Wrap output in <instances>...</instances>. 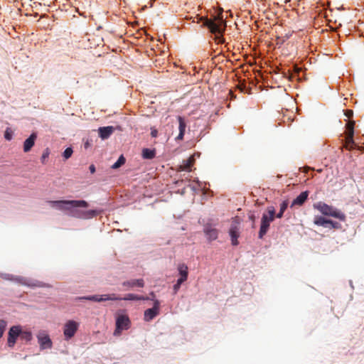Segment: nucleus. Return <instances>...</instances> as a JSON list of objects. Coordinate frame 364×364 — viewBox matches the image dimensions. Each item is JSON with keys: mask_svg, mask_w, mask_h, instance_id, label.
<instances>
[{"mask_svg": "<svg viewBox=\"0 0 364 364\" xmlns=\"http://www.w3.org/2000/svg\"><path fill=\"white\" fill-rule=\"evenodd\" d=\"M331 220H328L322 216H316L314 218V224L318 226L328 227Z\"/></svg>", "mask_w": 364, "mask_h": 364, "instance_id": "obj_22", "label": "nucleus"}, {"mask_svg": "<svg viewBox=\"0 0 364 364\" xmlns=\"http://www.w3.org/2000/svg\"><path fill=\"white\" fill-rule=\"evenodd\" d=\"M76 300H88L96 302L105 301H117V300H129V301H141L148 300V297L139 296L134 294H128L124 297L121 298L114 294H103V295H92L87 296H79L75 299Z\"/></svg>", "mask_w": 364, "mask_h": 364, "instance_id": "obj_2", "label": "nucleus"}, {"mask_svg": "<svg viewBox=\"0 0 364 364\" xmlns=\"http://www.w3.org/2000/svg\"><path fill=\"white\" fill-rule=\"evenodd\" d=\"M20 337L22 340L30 341L32 339V334L30 331H22L20 334Z\"/></svg>", "mask_w": 364, "mask_h": 364, "instance_id": "obj_26", "label": "nucleus"}, {"mask_svg": "<svg viewBox=\"0 0 364 364\" xmlns=\"http://www.w3.org/2000/svg\"><path fill=\"white\" fill-rule=\"evenodd\" d=\"M178 121L179 134L177 136V137L176 138V140H182L184 136L186 124L184 119L181 116L178 117Z\"/></svg>", "mask_w": 364, "mask_h": 364, "instance_id": "obj_18", "label": "nucleus"}, {"mask_svg": "<svg viewBox=\"0 0 364 364\" xmlns=\"http://www.w3.org/2000/svg\"><path fill=\"white\" fill-rule=\"evenodd\" d=\"M314 208L319 210L324 215L331 216L341 221L346 220V217L343 212L323 202H318L314 204Z\"/></svg>", "mask_w": 364, "mask_h": 364, "instance_id": "obj_4", "label": "nucleus"}, {"mask_svg": "<svg viewBox=\"0 0 364 364\" xmlns=\"http://www.w3.org/2000/svg\"><path fill=\"white\" fill-rule=\"evenodd\" d=\"M38 340L41 349L50 348L52 347V341L48 335L40 333L38 335Z\"/></svg>", "mask_w": 364, "mask_h": 364, "instance_id": "obj_13", "label": "nucleus"}, {"mask_svg": "<svg viewBox=\"0 0 364 364\" xmlns=\"http://www.w3.org/2000/svg\"><path fill=\"white\" fill-rule=\"evenodd\" d=\"M223 9H220V14L213 20L207 18H202L203 25L208 28L210 31L215 35H222L225 30V23L222 15Z\"/></svg>", "mask_w": 364, "mask_h": 364, "instance_id": "obj_3", "label": "nucleus"}, {"mask_svg": "<svg viewBox=\"0 0 364 364\" xmlns=\"http://www.w3.org/2000/svg\"><path fill=\"white\" fill-rule=\"evenodd\" d=\"M7 326V322L4 319H0V338L3 336Z\"/></svg>", "mask_w": 364, "mask_h": 364, "instance_id": "obj_29", "label": "nucleus"}, {"mask_svg": "<svg viewBox=\"0 0 364 364\" xmlns=\"http://www.w3.org/2000/svg\"><path fill=\"white\" fill-rule=\"evenodd\" d=\"M291 34H286L284 36H278L276 39V44L281 46L286 40L290 37Z\"/></svg>", "mask_w": 364, "mask_h": 364, "instance_id": "obj_27", "label": "nucleus"}, {"mask_svg": "<svg viewBox=\"0 0 364 364\" xmlns=\"http://www.w3.org/2000/svg\"><path fill=\"white\" fill-rule=\"evenodd\" d=\"M114 129L112 126L100 127L98 129L99 136L102 139H106L113 133Z\"/></svg>", "mask_w": 364, "mask_h": 364, "instance_id": "obj_16", "label": "nucleus"}, {"mask_svg": "<svg viewBox=\"0 0 364 364\" xmlns=\"http://www.w3.org/2000/svg\"><path fill=\"white\" fill-rule=\"evenodd\" d=\"M37 138L36 133H32L30 136L26 139L23 143V151L24 152H28L35 144V141Z\"/></svg>", "mask_w": 364, "mask_h": 364, "instance_id": "obj_15", "label": "nucleus"}, {"mask_svg": "<svg viewBox=\"0 0 364 364\" xmlns=\"http://www.w3.org/2000/svg\"><path fill=\"white\" fill-rule=\"evenodd\" d=\"M355 146V142L353 140V137H352V141H348V135H346V143H345V147L347 149H353Z\"/></svg>", "mask_w": 364, "mask_h": 364, "instance_id": "obj_28", "label": "nucleus"}, {"mask_svg": "<svg viewBox=\"0 0 364 364\" xmlns=\"http://www.w3.org/2000/svg\"><path fill=\"white\" fill-rule=\"evenodd\" d=\"M90 171L91 173H94L95 172V166L93 164H91L89 167Z\"/></svg>", "mask_w": 364, "mask_h": 364, "instance_id": "obj_39", "label": "nucleus"}, {"mask_svg": "<svg viewBox=\"0 0 364 364\" xmlns=\"http://www.w3.org/2000/svg\"><path fill=\"white\" fill-rule=\"evenodd\" d=\"M328 226L331 228H334V229H338L341 228V224L337 223V222H334L333 220H331L330 221V224L328 225Z\"/></svg>", "mask_w": 364, "mask_h": 364, "instance_id": "obj_33", "label": "nucleus"}, {"mask_svg": "<svg viewBox=\"0 0 364 364\" xmlns=\"http://www.w3.org/2000/svg\"><path fill=\"white\" fill-rule=\"evenodd\" d=\"M48 203L53 208L64 211L65 213H66L67 209H69L68 205L71 204L69 200H49Z\"/></svg>", "mask_w": 364, "mask_h": 364, "instance_id": "obj_10", "label": "nucleus"}, {"mask_svg": "<svg viewBox=\"0 0 364 364\" xmlns=\"http://www.w3.org/2000/svg\"><path fill=\"white\" fill-rule=\"evenodd\" d=\"M73 153V149L71 147H68L64 151L63 156L64 159L65 160H67L72 156Z\"/></svg>", "mask_w": 364, "mask_h": 364, "instance_id": "obj_31", "label": "nucleus"}, {"mask_svg": "<svg viewBox=\"0 0 364 364\" xmlns=\"http://www.w3.org/2000/svg\"><path fill=\"white\" fill-rule=\"evenodd\" d=\"M156 156L155 149L145 148L142 150V157L145 159H152Z\"/></svg>", "mask_w": 364, "mask_h": 364, "instance_id": "obj_24", "label": "nucleus"}, {"mask_svg": "<svg viewBox=\"0 0 364 364\" xmlns=\"http://www.w3.org/2000/svg\"><path fill=\"white\" fill-rule=\"evenodd\" d=\"M204 233L210 241L215 240L218 238V230L210 225H206L204 228Z\"/></svg>", "mask_w": 364, "mask_h": 364, "instance_id": "obj_14", "label": "nucleus"}, {"mask_svg": "<svg viewBox=\"0 0 364 364\" xmlns=\"http://www.w3.org/2000/svg\"><path fill=\"white\" fill-rule=\"evenodd\" d=\"M122 286L127 288H133L134 287H144V281L142 279H131L122 282Z\"/></svg>", "mask_w": 364, "mask_h": 364, "instance_id": "obj_17", "label": "nucleus"}, {"mask_svg": "<svg viewBox=\"0 0 364 364\" xmlns=\"http://www.w3.org/2000/svg\"><path fill=\"white\" fill-rule=\"evenodd\" d=\"M230 94H231V95H232V97H234V96H233V94H232V91H230Z\"/></svg>", "mask_w": 364, "mask_h": 364, "instance_id": "obj_42", "label": "nucleus"}, {"mask_svg": "<svg viewBox=\"0 0 364 364\" xmlns=\"http://www.w3.org/2000/svg\"><path fill=\"white\" fill-rule=\"evenodd\" d=\"M188 267L185 264H179L178 266V271L180 274V278H178V280H181L182 282H186L188 279Z\"/></svg>", "mask_w": 364, "mask_h": 364, "instance_id": "obj_20", "label": "nucleus"}, {"mask_svg": "<svg viewBox=\"0 0 364 364\" xmlns=\"http://www.w3.org/2000/svg\"><path fill=\"white\" fill-rule=\"evenodd\" d=\"M125 163V158L122 155L118 160L112 166V168L116 169L119 168Z\"/></svg>", "mask_w": 364, "mask_h": 364, "instance_id": "obj_25", "label": "nucleus"}, {"mask_svg": "<svg viewBox=\"0 0 364 364\" xmlns=\"http://www.w3.org/2000/svg\"><path fill=\"white\" fill-rule=\"evenodd\" d=\"M79 327V323L75 321L70 320L64 326L63 333L66 340L73 338Z\"/></svg>", "mask_w": 364, "mask_h": 364, "instance_id": "obj_7", "label": "nucleus"}, {"mask_svg": "<svg viewBox=\"0 0 364 364\" xmlns=\"http://www.w3.org/2000/svg\"><path fill=\"white\" fill-rule=\"evenodd\" d=\"M16 280L18 282H19L20 283H21L22 284H24V285H27L28 287H50V286L47 284H45L42 282H39V281H31L29 279H27L26 278H23V277H19L18 279H16Z\"/></svg>", "mask_w": 364, "mask_h": 364, "instance_id": "obj_12", "label": "nucleus"}, {"mask_svg": "<svg viewBox=\"0 0 364 364\" xmlns=\"http://www.w3.org/2000/svg\"><path fill=\"white\" fill-rule=\"evenodd\" d=\"M21 333V328L20 326H14L10 328L9 333H8V341L7 343L8 346L10 348H12L14 346L16 339L18 336H20V334Z\"/></svg>", "mask_w": 364, "mask_h": 364, "instance_id": "obj_8", "label": "nucleus"}, {"mask_svg": "<svg viewBox=\"0 0 364 364\" xmlns=\"http://www.w3.org/2000/svg\"><path fill=\"white\" fill-rule=\"evenodd\" d=\"M345 115L350 119L353 117V112L351 109H346L345 112Z\"/></svg>", "mask_w": 364, "mask_h": 364, "instance_id": "obj_35", "label": "nucleus"}, {"mask_svg": "<svg viewBox=\"0 0 364 364\" xmlns=\"http://www.w3.org/2000/svg\"><path fill=\"white\" fill-rule=\"evenodd\" d=\"M13 134H14V132L12 131V129L11 128L8 127V128H6V129L4 132V138L8 141H11L12 139Z\"/></svg>", "mask_w": 364, "mask_h": 364, "instance_id": "obj_30", "label": "nucleus"}, {"mask_svg": "<svg viewBox=\"0 0 364 364\" xmlns=\"http://www.w3.org/2000/svg\"><path fill=\"white\" fill-rule=\"evenodd\" d=\"M283 214H284V212H281V210H279V212L277 214L276 217L278 218H282Z\"/></svg>", "mask_w": 364, "mask_h": 364, "instance_id": "obj_40", "label": "nucleus"}, {"mask_svg": "<svg viewBox=\"0 0 364 364\" xmlns=\"http://www.w3.org/2000/svg\"><path fill=\"white\" fill-rule=\"evenodd\" d=\"M131 326V321L127 314H119L116 318V328L114 331V336L121 335L122 331L127 330Z\"/></svg>", "mask_w": 364, "mask_h": 364, "instance_id": "obj_6", "label": "nucleus"}, {"mask_svg": "<svg viewBox=\"0 0 364 364\" xmlns=\"http://www.w3.org/2000/svg\"><path fill=\"white\" fill-rule=\"evenodd\" d=\"M354 121H348L346 125L347 132L346 135H348V141H352V137L354 136Z\"/></svg>", "mask_w": 364, "mask_h": 364, "instance_id": "obj_23", "label": "nucleus"}, {"mask_svg": "<svg viewBox=\"0 0 364 364\" xmlns=\"http://www.w3.org/2000/svg\"><path fill=\"white\" fill-rule=\"evenodd\" d=\"M161 303L159 300H154V306L144 311V319L146 321H150L159 314Z\"/></svg>", "mask_w": 364, "mask_h": 364, "instance_id": "obj_9", "label": "nucleus"}, {"mask_svg": "<svg viewBox=\"0 0 364 364\" xmlns=\"http://www.w3.org/2000/svg\"><path fill=\"white\" fill-rule=\"evenodd\" d=\"M309 196L308 191H304L301 193L291 203V207L294 205H302L304 202L307 200Z\"/></svg>", "mask_w": 364, "mask_h": 364, "instance_id": "obj_19", "label": "nucleus"}, {"mask_svg": "<svg viewBox=\"0 0 364 364\" xmlns=\"http://www.w3.org/2000/svg\"><path fill=\"white\" fill-rule=\"evenodd\" d=\"M49 152L48 150H46L41 156V161L42 163H44L45 160L48 157Z\"/></svg>", "mask_w": 364, "mask_h": 364, "instance_id": "obj_36", "label": "nucleus"}, {"mask_svg": "<svg viewBox=\"0 0 364 364\" xmlns=\"http://www.w3.org/2000/svg\"><path fill=\"white\" fill-rule=\"evenodd\" d=\"M149 297L147 296L149 298L148 300H152L154 302V300H156L155 298H156V294L154 291H151L150 294H149Z\"/></svg>", "mask_w": 364, "mask_h": 364, "instance_id": "obj_38", "label": "nucleus"}, {"mask_svg": "<svg viewBox=\"0 0 364 364\" xmlns=\"http://www.w3.org/2000/svg\"><path fill=\"white\" fill-rule=\"evenodd\" d=\"M275 209L273 206L267 208V213H264L261 220L259 238L262 239L269 230L270 223L274 220Z\"/></svg>", "mask_w": 364, "mask_h": 364, "instance_id": "obj_5", "label": "nucleus"}, {"mask_svg": "<svg viewBox=\"0 0 364 364\" xmlns=\"http://www.w3.org/2000/svg\"><path fill=\"white\" fill-rule=\"evenodd\" d=\"M288 205H289V203L287 200H284L283 201L281 204H280V210L281 212H284L287 210V207H288Z\"/></svg>", "mask_w": 364, "mask_h": 364, "instance_id": "obj_34", "label": "nucleus"}, {"mask_svg": "<svg viewBox=\"0 0 364 364\" xmlns=\"http://www.w3.org/2000/svg\"><path fill=\"white\" fill-rule=\"evenodd\" d=\"M195 162V159L193 156H190L188 159L183 160V164L180 165L179 170L180 171H190L191 168Z\"/></svg>", "mask_w": 364, "mask_h": 364, "instance_id": "obj_21", "label": "nucleus"}, {"mask_svg": "<svg viewBox=\"0 0 364 364\" xmlns=\"http://www.w3.org/2000/svg\"><path fill=\"white\" fill-rule=\"evenodd\" d=\"M71 203L69 206V209H67L66 214L70 217L80 218V219H89L92 218L98 215L101 210H82L79 208H87L88 203L83 200H71Z\"/></svg>", "mask_w": 364, "mask_h": 364, "instance_id": "obj_1", "label": "nucleus"}, {"mask_svg": "<svg viewBox=\"0 0 364 364\" xmlns=\"http://www.w3.org/2000/svg\"><path fill=\"white\" fill-rule=\"evenodd\" d=\"M183 283V282L181 280H177L176 283L173 285V289L174 294H177L178 291L179 290L181 285Z\"/></svg>", "mask_w": 364, "mask_h": 364, "instance_id": "obj_32", "label": "nucleus"}, {"mask_svg": "<svg viewBox=\"0 0 364 364\" xmlns=\"http://www.w3.org/2000/svg\"><path fill=\"white\" fill-rule=\"evenodd\" d=\"M158 135V131L157 129H154V128H151V136L152 137H156Z\"/></svg>", "mask_w": 364, "mask_h": 364, "instance_id": "obj_37", "label": "nucleus"}, {"mask_svg": "<svg viewBox=\"0 0 364 364\" xmlns=\"http://www.w3.org/2000/svg\"><path fill=\"white\" fill-rule=\"evenodd\" d=\"M230 237H231V242L232 245H238V240L237 238L240 236L239 232V224L236 221H233L231 224V227L229 231Z\"/></svg>", "mask_w": 364, "mask_h": 364, "instance_id": "obj_11", "label": "nucleus"}, {"mask_svg": "<svg viewBox=\"0 0 364 364\" xmlns=\"http://www.w3.org/2000/svg\"><path fill=\"white\" fill-rule=\"evenodd\" d=\"M250 219L252 220H254L255 216L253 215H250Z\"/></svg>", "mask_w": 364, "mask_h": 364, "instance_id": "obj_41", "label": "nucleus"}]
</instances>
